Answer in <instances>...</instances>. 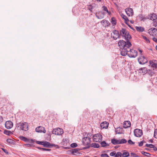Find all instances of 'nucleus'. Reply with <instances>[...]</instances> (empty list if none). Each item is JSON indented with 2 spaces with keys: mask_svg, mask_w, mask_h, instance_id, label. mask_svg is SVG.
I'll list each match as a JSON object with an SVG mask.
<instances>
[{
  "mask_svg": "<svg viewBox=\"0 0 157 157\" xmlns=\"http://www.w3.org/2000/svg\"><path fill=\"white\" fill-rule=\"evenodd\" d=\"M118 44L120 48L121 49V53L122 56V52L126 51L127 49L129 50V48L132 45L131 43L129 41L125 42L123 40L119 41Z\"/></svg>",
  "mask_w": 157,
  "mask_h": 157,
  "instance_id": "nucleus-1",
  "label": "nucleus"
},
{
  "mask_svg": "<svg viewBox=\"0 0 157 157\" xmlns=\"http://www.w3.org/2000/svg\"><path fill=\"white\" fill-rule=\"evenodd\" d=\"M122 54L123 56L128 55L130 57L135 58L137 55V52L134 49L129 48V50L127 49L126 51H123Z\"/></svg>",
  "mask_w": 157,
  "mask_h": 157,
  "instance_id": "nucleus-2",
  "label": "nucleus"
},
{
  "mask_svg": "<svg viewBox=\"0 0 157 157\" xmlns=\"http://www.w3.org/2000/svg\"><path fill=\"white\" fill-rule=\"evenodd\" d=\"M17 126L20 127V129L24 131H27L29 129V124L25 122H20L17 124Z\"/></svg>",
  "mask_w": 157,
  "mask_h": 157,
  "instance_id": "nucleus-3",
  "label": "nucleus"
},
{
  "mask_svg": "<svg viewBox=\"0 0 157 157\" xmlns=\"http://www.w3.org/2000/svg\"><path fill=\"white\" fill-rule=\"evenodd\" d=\"M93 139L94 141L100 142L102 140V136L100 133H98L94 135L93 136Z\"/></svg>",
  "mask_w": 157,
  "mask_h": 157,
  "instance_id": "nucleus-4",
  "label": "nucleus"
},
{
  "mask_svg": "<svg viewBox=\"0 0 157 157\" xmlns=\"http://www.w3.org/2000/svg\"><path fill=\"white\" fill-rule=\"evenodd\" d=\"M147 19H149L153 21L157 20V15L153 13L147 16V17H142V20H144Z\"/></svg>",
  "mask_w": 157,
  "mask_h": 157,
  "instance_id": "nucleus-5",
  "label": "nucleus"
},
{
  "mask_svg": "<svg viewBox=\"0 0 157 157\" xmlns=\"http://www.w3.org/2000/svg\"><path fill=\"white\" fill-rule=\"evenodd\" d=\"M52 132L53 134L57 135H61L63 133V129L60 128L54 129Z\"/></svg>",
  "mask_w": 157,
  "mask_h": 157,
  "instance_id": "nucleus-6",
  "label": "nucleus"
},
{
  "mask_svg": "<svg viewBox=\"0 0 157 157\" xmlns=\"http://www.w3.org/2000/svg\"><path fill=\"white\" fill-rule=\"evenodd\" d=\"M91 138L89 136L84 137L83 138L82 142L84 145H89L90 144Z\"/></svg>",
  "mask_w": 157,
  "mask_h": 157,
  "instance_id": "nucleus-7",
  "label": "nucleus"
},
{
  "mask_svg": "<svg viewBox=\"0 0 157 157\" xmlns=\"http://www.w3.org/2000/svg\"><path fill=\"white\" fill-rule=\"evenodd\" d=\"M111 36L114 40H116L117 38H120V33L119 32L116 30H114L113 31V33H111Z\"/></svg>",
  "mask_w": 157,
  "mask_h": 157,
  "instance_id": "nucleus-8",
  "label": "nucleus"
},
{
  "mask_svg": "<svg viewBox=\"0 0 157 157\" xmlns=\"http://www.w3.org/2000/svg\"><path fill=\"white\" fill-rule=\"evenodd\" d=\"M138 61L140 64H144L147 62V59L144 56H140L138 59Z\"/></svg>",
  "mask_w": 157,
  "mask_h": 157,
  "instance_id": "nucleus-9",
  "label": "nucleus"
},
{
  "mask_svg": "<svg viewBox=\"0 0 157 157\" xmlns=\"http://www.w3.org/2000/svg\"><path fill=\"white\" fill-rule=\"evenodd\" d=\"M134 135L137 137H140L142 134V130L139 129H136L134 131Z\"/></svg>",
  "mask_w": 157,
  "mask_h": 157,
  "instance_id": "nucleus-10",
  "label": "nucleus"
},
{
  "mask_svg": "<svg viewBox=\"0 0 157 157\" xmlns=\"http://www.w3.org/2000/svg\"><path fill=\"white\" fill-rule=\"evenodd\" d=\"M36 132L38 133H45L46 130L45 128L42 126H39L37 127L36 128Z\"/></svg>",
  "mask_w": 157,
  "mask_h": 157,
  "instance_id": "nucleus-11",
  "label": "nucleus"
},
{
  "mask_svg": "<svg viewBox=\"0 0 157 157\" xmlns=\"http://www.w3.org/2000/svg\"><path fill=\"white\" fill-rule=\"evenodd\" d=\"M43 145L44 147H48L50 146H53L57 148H59V146L58 145H55L54 144H50L49 142L47 141H44Z\"/></svg>",
  "mask_w": 157,
  "mask_h": 157,
  "instance_id": "nucleus-12",
  "label": "nucleus"
},
{
  "mask_svg": "<svg viewBox=\"0 0 157 157\" xmlns=\"http://www.w3.org/2000/svg\"><path fill=\"white\" fill-rule=\"evenodd\" d=\"M125 11L128 16H132L133 14V9L131 8H127L125 10Z\"/></svg>",
  "mask_w": 157,
  "mask_h": 157,
  "instance_id": "nucleus-13",
  "label": "nucleus"
},
{
  "mask_svg": "<svg viewBox=\"0 0 157 157\" xmlns=\"http://www.w3.org/2000/svg\"><path fill=\"white\" fill-rule=\"evenodd\" d=\"M156 60H151L149 61L150 64L153 70L157 69V63H156Z\"/></svg>",
  "mask_w": 157,
  "mask_h": 157,
  "instance_id": "nucleus-14",
  "label": "nucleus"
},
{
  "mask_svg": "<svg viewBox=\"0 0 157 157\" xmlns=\"http://www.w3.org/2000/svg\"><path fill=\"white\" fill-rule=\"evenodd\" d=\"M6 128L8 129L11 128L13 126V123L11 121H7L5 124Z\"/></svg>",
  "mask_w": 157,
  "mask_h": 157,
  "instance_id": "nucleus-15",
  "label": "nucleus"
},
{
  "mask_svg": "<svg viewBox=\"0 0 157 157\" xmlns=\"http://www.w3.org/2000/svg\"><path fill=\"white\" fill-rule=\"evenodd\" d=\"M148 33L150 35H154V33H157V29L155 28H152L148 30Z\"/></svg>",
  "mask_w": 157,
  "mask_h": 157,
  "instance_id": "nucleus-16",
  "label": "nucleus"
},
{
  "mask_svg": "<svg viewBox=\"0 0 157 157\" xmlns=\"http://www.w3.org/2000/svg\"><path fill=\"white\" fill-rule=\"evenodd\" d=\"M109 123L107 122H103L100 124V127L101 128H106L108 127Z\"/></svg>",
  "mask_w": 157,
  "mask_h": 157,
  "instance_id": "nucleus-17",
  "label": "nucleus"
},
{
  "mask_svg": "<svg viewBox=\"0 0 157 157\" xmlns=\"http://www.w3.org/2000/svg\"><path fill=\"white\" fill-rule=\"evenodd\" d=\"M131 126V123L129 121H124L123 124V127L124 128H126Z\"/></svg>",
  "mask_w": 157,
  "mask_h": 157,
  "instance_id": "nucleus-18",
  "label": "nucleus"
},
{
  "mask_svg": "<svg viewBox=\"0 0 157 157\" xmlns=\"http://www.w3.org/2000/svg\"><path fill=\"white\" fill-rule=\"evenodd\" d=\"M128 32V31H127L124 28H122V29L120 31V36H124L125 34L127 33Z\"/></svg>",
  "mask_w": 157,
  "mask_h": 157,
  "instance_id": "nucleus-19",
  "label": "nucleus"
},
{
  "mask_svg": "<svg viewBox=\"0 0 157 157\" xmlns=\"http://www.w3.org/2000/svg\"><path fill=\"white\" fill-rule=\"evenodd\" d=\"M124 37L125 39L127 41H129V40L131 38V36L129 34V33L128 32L125 34V35L124 36Z\"/></svg>",
  "mask_w": 157,
  "mask_h": 157,
  "instance_id": "nucleus-20",
  "label": "nucleus"
},
{
  "mask_svg": "<svg viewBox=\"0 0 157 157\" xmlns=\"http://www.w3.org/2000/svg\"><path fill=\"white\" fill-rule=\"evenodd\" d=\"M100 144H101V147H106L109 146V144L106 143L105 141H101Z\"/></svg>",
  "mask_w": 157,
  "mask_h": 157,
  "instance_id": "nucleus-21",
  "label": "nucleus"
},
{
  "mask_svg": "<svg viewBox=\"0 0 157 157\" xmlns=\"http://www.w3.org/2000/svg\"><path fill=\"white\" fill-rule=\"evenodd\" d=\"M90 147L94 148H98L100 147V145L98 144L93 143L90 144Z\"/></svg>",
  "mask_w": 157,
  "mask_h": 157,
  "instance_id": "nucleus-22",
  "label": "nucleus"
},
{
  "mask_svg": "<svg viewBox=\"0 0 157 157\" xmlns=\"http://www.w3.org/2000/svg\"><path fill=\"white\" fill-rule=\"evenodd\" d=\"M121 16L122 18L124 19L125 23L128 25L127 22H128L129 20L127 17L123 14H121Z\"/></svg>",
  "mask_w": 157,
  "mask_h": 157,
  "instance_id": "nucleus-23",
  "label": "nucleus"
},
{
  "mask_svg": "<svg viewBox=\"0 0 157 157\" xmlns=\"http://www.w3.org/2000/svg\"><path fill=\"white\" fill-rule=\"evenodd\" d=\"M135 28L136 30L139 32H142L144 30V28L141 26H136Z\"/></svg>",
  "mask_w": 157,
  "mask_h": 157,
  "instance_id": "nucleus-24",
  "label": "nucleus"
},
{
  "mask_svg": "<svg viewBox=\"0 0 157 157\" xmlns=\"http://www.w3.org/2000/svg\"><path fill=\"white\" fill-rule=\"evenodd\" d=\"M111 143L114 145L120 144L119 140H117L115 139H113L111 140Z\"/></svg>",
  "mask_w": 157,
  "mask_h": 157,
  "instance_id": "nucleus-25",
  "label": "nucleus"
},
{
  "mask_svg": "<svg viewBox=\"0 0 157 157\" xmlns=\"http://www.w3.org/2000/svg\"><path fill=\"white\" fill-rule=\"evenodd\" d=\"M20 139L24 141L25 142H28L30 141L29 139L26 138V137L23 136H21L20 137Z\"/></svg>",
  "mask_w": 157,
  "mask_h": 157,
  "instance_id": "nucleus-26",
  "label": "nucleus"
},
{
  "mask_svg": "<svg viewBox=\"0 0 157 157\" xmlns=\"http://www.w3.org/2000/svg\"><path fill=\"white\" fill-rule=\"evenodd\" d=\"M4 133L8 136L10 135L13 134V133L10 131L5 130L4 131Z\"/></svg>",
  "mask_w": 157,
  "mask_h": 157,
  "instance_id": "nucleus-27",
  "label": "nucleus"
},
{
  "mask_svg": "<svg viewBox=\"0 0 157 157\" xmlns=\"http://www.w3.org/2000/svg\"><path fill=\"white\" fill-rule=\"evenodd\" d=\"M122 157H128L129 155V153L126 151L124 152L122 154Z\"/></svg>",
  "mask_w": 157,
  "mask_h": 157,
  "instance_id": "nucleus-28",
  "label": "nucleus"
},
{
  "mask_svg": "<svg viewBox=\"0 0 157 157\" xmlns=\"http://www.w3.org/2000/svg\"><path fill=\"white\" fill-rule=\"evenodd\" d=\"M111 22L113 25H115L116 24V21L115 18L112 17L111 19Z\"/></svg>",
  "mask_w": 157,
  "mask_h": 157,
  "instance_id": "nucleus-29",
  "label": "nucleus"
},
{
  "mask_svg": "<svg viewBox=\"0 0 157 157\" xmlns=\"http://www.w3.org/2000/svg\"><path fill=\"white\" fill-rule=\"evenodd\" d=\"M127 142V140L124 139H122L121 140H119L120 144L126 143Z\"/></svg>",
  "mask_w": 157,
  "mask_h": 157,
  "instance_id": "nucleus-30",
  "label": "nucleus"
},
{
  "mask_svg": "<svg viewBox=\"0 0 157 157\" xmlns=\"http://www.w3.org/2000/svg\"><path fill=\"white\" fill-rule=\"evenodd\" d=\"M118 128H120V129L116 130V133L118 134H121L122 133V128L121 127L120 128V127H119Z\"/></svg>",
  "mask_w": 157,
  "mask_h": 157,
  "instance_id": "nucleus-31",
  "label": "nucleus"
},
{
  "mask_svg": "<svg viewBox=\"0 0 157 157\" xmlns=\"http://www.w3.org/2000/svg\"><path fill=\"white\" fill-rule=\"evenodd\" d=\"M122 156V153L121 152H118L116 153L115 157H121Z\"/></svg>",
  "mask_w": 157,
  "mask_h": 157,
  "instance_id": "nucleus-32",
  "label": "nucleus"
},
{
  "mask_svg": "<svg viewBox=\"0 0 157 157\" xmlns=\"http://www.w3.org/2000/svg\"><path fill=\"white\" fill-rule=\"evenodd\" d=\"M145 146L149 147L150 148H154V147H155V146L154 145L151 144H146L145 145Z\"/></svg>",
  "mask_w": 157,
  "mask_h": 157,
  "instance_id": "nucleus-33",
  "label": "nucleus"
},
{
  "mask_svg": "<svg viewBox=\"0 0 157 157\" xmlns=\"http://www.w3.org/2000/svg\"><path fill=\"white\" fill-rule=\"evenodd\" d=\"M141 70L142 71L143 73H146L147 72V69L146 67H144L141 68Z\"/></svg>",
  "mask_w": 157,
  "mask_h": 157,
  "instance_id": "nucleus-34",
  "label": "nucleus"
},
{
  "mask_svg": "<svg viewBox=\"0 0 157 157\" xmlns=\"http://www.w3.org/2000/svg\"><path fill=\"white\" fill-rule=\"evenodd\" d=\"M142 37L143 38L146 40V41L147 42V43H150V41L145 36H143Z\"/></svg>",
  "mask_w": 157,
  "mask_h": 157,
  "instance_id": "nucleus-35",
  "label": "nucleus"
},
{
  "mask_svg": "<svg viewBox=\"0 0 157 157\" xmlns=\"http://www.w3.org/2000/svg\"><path fill=\"white\" fill-rule=\"evenodd\" d=\"M71 146L72 147H75L77 146V144L76 143H73L71 144Z\"/></svg>",
  "mask_w": 157,
  "mask_h": 157,
  "instance_id": "nucleus-36",
  "label": "nucleus"
},
{
  "mask_svg": "<svg viewBox=\"0 0 157 157\" xmlns=\"http://www.w3.org/2000/svg\"><path fill=\"white\" fill-rule=\"evenodd\" d=\"M100 156L101 157H109L108 155L106 153L101 154Z\"/></svg>",
  "mask_w": 157,
  "mask_h": 157,
  "instance_id": "nucleus-37",
  "label": "nucleus"
},
{
  "mask_svg": "<svg viewBox=\"0 0 157 157\" xmlns=\"http://www.w3.org/2000/svg\"><path fill=\"white\" fill-rule=\"evenodd\" d=\"M102 8L103 9V10L104 11H106V12L107 13H109V12L106 6H102Z\"/></svg>",
  "mask_w": 157,
  "mask_h": 157,
  "instance_id": "nucleus-38",
  "label": "nucleus"
},
{
  "mask_svg": "<svg viewBox=\"0 0 157 157\" xmlns=\"http://www.w3.org/2000/svg\"><path fill=\"white\" fill-rule=\"evenodd\" d=\"M6 141L9 143H13V140L10 139H7Z\"/></svg>",
  "mask_w": 157,
  "mask_h": 157,
  "instance_id": "nucleus-39",
  "label": "nucleus"
},
{
  "mask_svg": "<svg viewBox=\"0 0 157 157\" xmlns=\"http://www.w3.org/2000/svg\"><path fill=\"white\" fill-rule=\"evenodd\" d=\"M87 8L88 10L91 11L93 9V6H92L91 5H90L88 6Z\"/></svg>",
  "mask_w": 157,
  "mask_h": 157,
  "instance_id": "nucleus-40",
  "label": "nucleus"
},
{
  "mask_svg": "<svg viewBox=\"0 0 157 157\" xmlns=\"http://www.w3.org/2000/svg\"><path fill=\"white\" fill-rule=\"evenodd\" d=\"M154 137L155 138H157V129L155 131Z\"/></svg>",
  "mask_w": 157,
  "mask_h": 157,
  "instance_id": "nucleus-41",
  "label": "nucleus"
},
{
  "mask_svg": "<svg viewBox=\"0 0 157 157\" xmlns=\"http://www.w3.org/2000/svg\"><path fill=\"white\" fill-rule=\"evenodd\" d=\"M128 142L130 144H135V143L132 142L131 140H128Z\"/></svg>",
  "mask_w": 157,
  "mask_h": 157,
  "instance_id": "nucleus-42",
  "label": "nucleus"
},
{
  "mask_svg": "<svg viewBox=\"0 0 157 157\" xmlns=\"http://www.w3.org/2000/svg\"><path fill=\"white\" fill-rule=\"evenodd\" d=\"M144 142H145V141L143 140L139 143V146L140 147L142 146L143 145Z\"/></svg>",
  "mask_w": 157,
  "mask_h": 157,
  "instance_id": "nucleus-43",
  "label": "nucleus"
},
{
  "mask_svg": "<svg viewBox=\"0 0 157 157\" xmlns=\"http://www.w3.org/2000/svg\"><path fill=\"white\" fill-rule=\"evenodd\" d=\"M96 17L98 18V19H102L103 18V16H101V15H98L97 14L96 15Z\"/></svg>",
  "mask_w": 157,
  "mask_h": 157,
  "instance_id": "nucleus-44",
  "label": "nucleus"
},
{
  "mask_svg": "<svg viewBox=\"0 0 157 157\" xmlns=\"http://www.w3.org/2000/svg\"><path fill=\"white\" fill-rule=\"evenodd\" d=\"M116 153V152L115 151H113L112 152L110 153V155L111 156H115Z\"/></svg>",
  "mask_w": 157,
  "mask_h": 157,
  "instance_id": "nucleus-45",
  "label": "nucleus"
},
{
  "mask_svg": "<svg viewBox=\"0 0 157 157\" xmlns=\"http://www.w3.org/2000/svg\"><path fill=\"white\" fill-rule=\"evenodd\" d=\"M131 155L132 156H133L135 157H139V156L137 155L136 154L132 152L131 153Z\"/></svg>",
  "mask_w": 157,
  "mask_h": 157,
  "instance_id": "nucleus-46",
  "label": "nucleus"
},
{
  "mask_svg": "<svg viewBox=\"0 0 157 157\" xmlns=\"http://www.w3.org/2000/svg\"><path fill=\"white\" fill-rule=\"evenodd\" d=\"M153 25L156 27H157V20L153 21Z\"/></svg>",
  "mask_w": 157,
  "mask_h": 157,
  "instance_id": "nucleus-47",
  "label": "nucleus"
},
{
  "mask_svg": "<svg viewBox=\"0 0 157 157\" xmlns=\"http://www.w3.org/2000/svg\"><path fill=\"white\" fill-rule=\"evenodd\" d=\"M44 141H36V143L42 145H43Z\"/></svg>",
  "mask_w": 157,
  "mask_h": 157,
  "instance_id": "nucleus-48",
  "label": "nucleus"
},
{
  "mask_svg": "<svg viewBox=\"0 0 157 157\" xmlns=\"http://www.w3.org/2000/svg\"><path fill=\"white\" fill-rule=\"evenodd\" d=\"M142 153L145 156H147V154H149L150 155V154L149 153L144 151H142Z\"/></svg>",
  "mask_w": 157,
  "mask_h": 157,
  "instance_id": "nucleus-49",
  "label": "nucleus"
},
{
  "mask_svg": "<svg viewBox=\"0 0 157 157\" xmlns=\"http://www.w3.org/2000/svg\"><path fill=\"white\" fill-rule=\"evenodd\" d=\"M78 151V149H74L72 151V152L73 154H75Z\"/></svg>",
  "mask_w": 157,
  "mask_h": 157,
  "instance_id": "nucleus-50",
  "label": "nucleus"
},
{
  "mask_svg": "<svg viewBox=\"0 0 157 157\" xmlns=\"http://www.w3.org/2000/svg\"><path fill=\"white\" fill-rule=\"evenodd\" d=\"M2 149L3 151L5 152V153L6 154H8V152L7 151L6 149H5L3 148H2Z\"/></svg>",
  "mask_w": 157,
  "mask_h": 157,
  "instance_id": "nucleus-51",
  "label": "nucleus"
},
{
  "mask_svg": "<svg viewBox=\"0 0 157 157\" xmlns=\"http://www.w3.org/2000/svg\"><path fill=\"white\" fill-rule=\"evenodd\" d=\"M50 150L51 149H46L45 148H43V149H42V151H50Z\"/></svg>",
  "mask_w": 157,
  "mask_h": 157,
  "instance_id": "nucleus-52",
  "label": "nucleus"
},
{
  "mask_svg": "<svg viewBox=\"0 0 157 157\" xmlns=\"http://www.w3.org/2000/svg\"><path fill=\"white\" fill-rule=\"evenodd\" d=\"M149 74L151 76H152L154 74V72H152L151 71H149Z\"/></svg>",
  "mask_w": 157,
  "mask_h": 157,
  "instance_id": "nucleus-53",
  "label": "nucleus"
},
{
  "mask_svg": "<svg viewBox=\"0 0 157 157\" xmlns=\"http://www.w3.org/2000/svg\"><path fill=\"white\" fill-rule=\"evenodd\" d=\"M3 121V118L2 116L0 115V124H1Z\"/></svg>",
  "mask_w": 157,
  "mask_h": 157,
  "instance_id": "nucleus-54",
  "label": "nucleus"
},
{
  "mask_svg": "<svg viewBox=\"0 0 157 157\" xmlns=\"http://www.w3.org/2000/svg\"><path fill=\"white\" fill-rule=\"evenodd\" d=\"M153 40L155 42H157V38L154 37L153 38Z\"/></svg>",
  "mask_w": 157,
  "mask_h": 157,
  "instance_id": "nucleus-55",
  "label": "nucleus"
},
{
  "mask_svg": "<svg viewBox=\"0 0 157 157\" xmlns=\"http://www.w3.org/2000/svg\"><path fill=\"white\" fill-rule=\"evenodd\" d=\"M26 146L27 147H30L31 146V145L29 144H26Z\"/></svg>",
  "mask_w": 157,
  "mask_h": 157,
  "instance_id": "nucleus-56",
  "label": "nucleus"
},
{
  "mask_svg": "<svg viewBox=\"0 0 157 157\" xmlns=\"http://www.w3.org/2000/svg\"><path fill=\"white\" fill-rule=\"evenodd\" d=\"M127 25L128 26H129V27H130L131 29H133V30H134V29H133V27H131V26L130 25H128H128Z\"/></svg>",
  "mask_w": 157,
  "mask_h": 157,
  "instance_id": "nucleus-57",
  "label": "nucleus"
},
{
  "mask_svg": "<svg viewBox=\"0 0 157 157\" xmlns=\"http://www.w3.org/2000/svg\"><path fill=\"white\" fill-rule=\"evenodd\" d=\"M105 21H106V20H102L101 21V23H104L105 22Z\"/></svg>",
  "mask_w": 157,
  "mask_h": 157,
  "instance_id": "nucleus-58",
  "label": "nucleus"
},
{
  "mask_svg": "<svg viewBox=\"0 0 157 157\" xmlns=\"http://www.w3.org/2000/svg\"><path fill=\"white\" fill-rule=\"evenodd\" d=\"M37 148L39 149L41 151H42V149H43V148H41L40 147H37Z\"/></svg>",
  "mask_w": 157,
  "mask_h": 157,
  "instance_id": "nucleus-59",
  "label": "nucleus"
},
{
  "mask_svg": "<svg viewBox=\"0 0 157 157\" xmlns=\"http://www.w3.org/2000/svg\"><path fill=\"white\" fill-rule=\"evenodd\" d=\"M105 22L107 23V24L109 25V22L108 21H106Z\"/></svg>",
  "mask_w": 157,
  "mask_h": 157,
  "instance_id": "nucleus-60",
  "label": "nucleus"
},
{
  "mask_svg": "<svg viewBox=\"0 0 157 157\" xmlns=\"http://www.w3.org/2000/svg\"><path fill=\"white\" fill-rule=\"evenodd\" d=\"M154 148V150H155H155H157V148H156V147H154V148Z\"/></svg>",
  "mask_w": 157,
  "mask_h": 157,
  "instance_id": "nucleus-61",
  "label": "nucleus"
},
{
  "mask_svg": "<svg viewBox=\"0 0 157 157\" xmlns=\"http://www.w3.org/2000/svg\"><path fill=\"white\" fill-rule=\"evenodd\" d=\"M118 146H116L115 147V148H118Z\"/></svg>",
  "mask_w": 157,
  "mask_h": 157,
  "instance_id": "nucleus-62",
  "label": "nucleus"
},
{
  "mask_svg": "<svg viewBox=\"0 0 157 157\" xmlns=\"http://www.w3.org/2000/svg\"><path fill=\"white\" fill-rule=\"evenodd\" d=\"M140 52L141 53H142V51L141 50H139Z\"/></svg>",
  "mask_w": 157,
  "mask_h": 157,
  "instance_id": "nucleus-63",
  "label": "nucleus"
},
{
  "mask_svg": "<svg viewBox=\"0 0 157 157\" xmlns=\"http://www.w3.org/2000/svg\"><path fill=\"white\" fill-rule=\"evenodd\" d=\"M155 48H156V50H157V45L156 46Z\"/></svg>",
  "mask_w": 157,
  "mask_h": 157,
  "instance_id": "nucleus-64",
  "label": "nucleus"
}]
</instances>
